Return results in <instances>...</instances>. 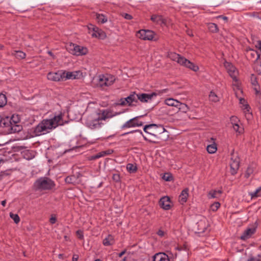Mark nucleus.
Segmentation results:
<instances>
[{
  "label": "nucleus",
  "instance_id": "nucleus-1",
  "mask_svg": "<svg viewBox=\"0 0 261 261\" xmlns=\"http://www.w3.org/2000/svg\"><path fill=\"white\" fill-rule=\"evenodd\" d=\"M62 114L55 116L50 119L43 120L34 129L33 135L34 136H39L47 134L53 129L55 128L58 125H62L64 124Z\"/></svg>",
  "mask_w": 261,
  "mask_h": 261
},
{
  "label": "nucleus",
  "instance_id": "nucleus-2",
  "mask_svg": "<svg viewBox=\"0 0 261 261\" xmlns=\"http://www.w3.org/2000/svg\"><path fill=\"white\" fill-rule=\"evenodd\" d=\"M101 119L97 112L88 116L86 121V125L91 129L97 128L100 127Z\"/></svg>",
  "mask_w": 261,
  "mask_h": 261
},
{
  "label": "nucleus",
  "instance_id": "nucleus-3",
  "mask_svg": "<svg viewBox=\"0 0 261 261\" xmlns=\"http://www.w3.org/2000/svg\"><path fill=\"white\" fill-rule=\"evenodd\" d=\"M55 186L54 182L49 178L42 177L37 180L34 183V188L36 190H49Z\"/></svg>",
  "mask_w": 261,
  "mask_h": 261
},
{
  "label": "nucleus",
  "instance_id": "nucleus-4",
  "mask_svg": "<svg viewBox=\"0 0 261 261\" xmlns=\"http://www.w3.org/2000/svg\"><path fill=\"white\" fill-rule=\"evenodd\" d=\"M224 66L227 71L229 75L233 80V83L232 85L235 86L238 89H239V84L237 79L238 71L237 70L236 68L229 62L225 61L224 63Z\"/></svg>",
  "mask_w": 261,
  "mask_h": 261
},
{
  "label": "nucleus",
  "instance_id": "nucleus-5",
  "mask_svg": "<svg viewBox=\"0 0 261 261\" xmlns=\"http://www.w3.org/2000/svg\"><path fill=\"white\" fill-rule=\"evenodd\" d=\"M115 81L113 75L110 74L100 75L97 79V86L103 88L104 87L112 85Z\"/></svg>",
  "mask_w": 261,
  "mask_h": 261
},
{
  "label": "nucleus",
  "instance_id": "nucleus-6",
  "mask_svg": "<svg viewBox=\"0 0 261 261\" xmlns=\"http://www.w3.org/2000/svg\"><path fill=\"white\" fill-rule=\"evenodd\" d=\"M67 49L69 53L75 56L85 55L88 53L87 48L73 43H70L67 46Z\"/></svg>",
  "mask_w": 261,
  "mask_h": 261
},
{
  "label": "nucleus",
  "instance_id": "nucleus-7",
  "mask_svg": "<svg viewBox=\"0 0 261 261\" xmlns=\"http://www.w3.org/2000/svg\"><path fill=\"white\" fill-rule=\"evenodd\" d=\"M87 28L89 33L91 34L92 37L99 38L102 39H105L106 37V34L97 27H95L92 24H90L87 26Z\"/></svg>",
  "mask_w": 261,
  "mask_h": 261
},
{
  "label": "nucleus",
  "instance_id": "nucleus-8",
  "mask_svg": "<svg viewBox=\"0 0 261 261\" xmlns=\"http://www.w3.org/2000/svg\"><path fill=\"white\" fill-rule=\"evenodd\" d=\"M231 157L230 162L231 173L232 175L235 174L239 167L240 160L236 153L234 152L231 154Z\"/></svg>",
  "mask_w": 261,
  "mask_h": 261
},
{
  "label": "nucleus",
  "instance_id": "nucleus-9",
  "mask_svg": "<svg viewBox=\"0 0 261 261\" xmlns=\"http://www.w3.org/2000/svg\"><path fill=\"white\" fill-rule=\"evenodd\" d=\"M101 120H105L107 119L111 118L113 117L116 116L120 114L121 112H114L111 109H106L103 110L97 111Z\"/></svg>",
  "mask_w": 261,
  "mask_h": 261
},
{
  "label": "nucleus",
  "instance_id": "nucleus-10",
  "mask_svg": "<svg viewBox=\"0 0 261 261\" xmlns=\"http://www.w3.org/2000/svg\"><path fill=\"white\" fill-rule=\"evenodd\" d=\"M137 36L142 40H153L155 35V33L150 30H141L138 32Z\"/></svg>",
  "mask_w": 261,
  "mask_h": 261
},
{
  "label": "nucleus",
  "instance_id": "nucleus-11",
  "mask_svg": "<svg viewBox=\"0 0 261 261\" xmlns=\"http://www.w3.org/2000/svg\"><path fill=\"white\" fill-rule=\"evenodd\" d=\"M64 72L62 71L49 72L47 75V78L49 81L59 82L64 80Z\"/></svg>",
  "mask_w": 261,
  "mask_h": 261
},
{
  "label": "nucleus",
  "instance_id": "nucleus-12",
  "mask_svg": "<svg viewBox=\"0 0 261 261\" xmlns=\"http://www.w3.org/2000/svg\"><path fill=\"white\" fill-rule=\"evenodd\" d=\"M63 72H64V80L69 79H80L84 76L83 73L80 70L73 72L63 71Z\"/></svg>",
  "mask_w": 261,
  "mask_h": 261
},
{
  "label": "nucleus",
  "instance_id": "nucleus-13",
  "mask_svg": "<svg viewBox=\"0 0 261 261\" xmlns=\"http://www.w3.org/2000/svg\"><path fill=\"white\" fill-rule=\"evenodd\" d=\"M256 224H254L251 227H248L240 237V239L246 240L250 238L256 231Z\"/></svg>",
  "mask_w": 261,
  "mask_h": 261
},
{
  "label": "nucleus",
  "instance_id": "nucleus-14",
  "mask_svg": "<svg viewBox=\"0 0 261 261\" xmlns=\"http://www.w3.org/2000/svg\"><path fill=\"white\" fill-rule=\"evenodd\" d=\"M139 117H135L126 122L122 126V128H129L133 127L140 126L143 123L138 120Z\"/></svg>",
  "mask_w": 261,
  "mask_h": 261
},
{
  "label": "nucleus",
  "instance_id": "nucleus-15",
  "mask_svg": "<svg viewBox=\"0 0 261 261\" xmlns=\"http://www.w3.org/2000/svg\"><path fill=\"white\" fill-rule=\"evenodd\" d=\"M150 19L153 22L161 25H166L167 23V20L166 19L163 18L162 15L158 14L152 15Z\"/></svg>",
  "mask_w": 261,
  "mask_h": 261
},
{
  "label": "nucleus",
  "instance_id": "nucleus-16",
  "mask_svg": "<svg viewBox=\"0 0 261 261\" xmlns=\"http://www.w3.org/2000/svg\"><path fill=\"white\" fill-rule=\"evenodd\" d=\"M154 96H156V94L155 93L151 94H137V101L140 100L142 102H146L148 101V100H151Z\"/></svg>",
  "mask_w": 261,
  "mask_h": 261
},
{
  "label": "nucleus",
  "instance_id": "nucleus-17",
  "mask_svg": "<svg viewBox=\"0 0 261 261\" xmlns=\"http://www.w3.org/2000/svg\"><path fill=\"white\" fill-rule=\"evenodd\" d=\"M160 204L164 210H169L171 207V201L168 196L162 197L160 201Z\"/></svg>",
  "mask_w": 261,
  "mask_h": 261
},
{
  "label": "nucleus",
  "instance_id": "nucleus-18",
  "mask_svg": "<svg viewBox=\"0 0 261 261\" xmlns=\"http://www.w3.org/2000/svg\"><path fill=\"white\" fill-rule=\"evenodd\" d=\"M168 57L173 61H176L179 64L181 65L183 63L185 58L180 56L179 55L176 54L175 53L170 52L168 54Z\"/></svg>",
  "mask_w": 261,
  "mask_h": 261
},
{
  "label": "nucleus",
  "instance_id": "nucleus-19",
  "mask_svg": "<svg viewBox=\"0 0 261 261\" xmlns=\"http://www.w3.org/2000/svg\"><path fill=\"white\" fill-rule=\"evenodd\" d=\"M11 125V119L9 117L1 118L0 119V126L6 128V131L8 133V128H10Z\"/></svg>",
  "mask_w": 261,
  "mask_h": 261
},
{
  "label": "nucleus",
  "instance_id": "nucleus-20",
  "mask_svg": "<svg viewBox=\"0 0 261 261\" xmlns=\"http://www.w3.org/2000/svg\"><path fill=\"white\" fill-rule=\"evenodd\" d=\"M153 261H170L168 256L165 253L160 252L153 256Z\"/></svg>",
  "mask_w": 261,
  "mask_h": 261
},
{
  "label": "nucleus",
  "instance_id": "nucleus-21",
  "mask_svg": "<svg viewBox=\"0 0 261 261\" xmlns=\"http://www.w3.org/2000/svg\"><path fill=\"white\" fill-rule=\"evenodd\" d=\"M183 63L181 64V65L184 66L191 70H192L194 71H197L199 70V67L198 66L194 64L193 63L191 62L189 60H187V59L185 58V59H183Z\"/></svg>",
  "mask_w": 261,
  "mask_h": 261
},
{
  "label": "nucleus",
  "instance_id": "nucleus-22",
  "mask_svg": "<svg viewBox=\"0 0 261 261\" xmlns=\"http://www.w3.org/2000/svg\"><path fill=\"white\" fill-rule=\"evenodd\" d=\"M156 128V125L154 124L146 125L144 127V131L150 135L155 136L154 133L155 131L154 129Z\"/></svg>",
  "mask_w": 261,
  "mask_h": 261
},
{
  "label": "nucleus",
  "instance_id": "nucleus-23",
  "mask_svg": "<svg viewBox=\"0 0 261 261\" xmlns=\"http://www.w3.org/2000/svg\"><path fill=\"white\" fill-rule=\"evenodd\" d=\"M188 191L189 190L187 188L182 191L179 196V201L180 203L184 204L187 201V198L189 196Z\"/></svg>",
  "mask_w": 261,
  "mask_h": 261
},
{
  "label": "nucleus",
  "instance_id": "nucleus-24",
  "mask_svg": "<svg viewBox=\"0 0 261 261\" xmlns=\"http://www.w3.org/2000/svg\"><path fill=\"white\" fill-rule=\"evenodd\" d=\"M250 80L252 85L254 86V89L255 91L256 94H260L259 86L258 84V82L257 81V79L256 76L253 74H251Z\"/></svg>",
  "mask_w": 261,
  "mask_h": 261
},
{
  "label": "nucleus",
  "instance_id": "nucleus-25",
  "mask_svg": "<svg viewBox=\"0 0 261 261\" xmlns=\"http://www.w3.org/2000/svg\"><path fill=\"white\" fill-rule=\"evenodd\" d=\"M22 127L18 124H13L11 125L10 128H8V133L12 134L19 132L21 130Z\"/></svg>",
  "mask_w": 261,
  "mask_h": 261
},
{
  "label": "nucleus",
  "instance_id": "nucleus-26",
  "mask_svg": "<svg viewBox=\"0 0 261 261\" xmlns=\"http://www.w3.org/2000/svg\"><path fill=\"white\" fill-rule=\"evenodd\" d=\"M179 102L178 100L172 98H167L164 101L165 103L167 106L176 108L178 107Z\"/></svg>",
  "mask_w": 261,
  "mask_h": 261
},
{
  "label": "nucleus",
  "instance_id": "nucleus-27",
  "mask_svg": "<svg viewBox=\"0 0 261 261\" xmlns=\"http://www.w3.org/2000/svg\"><path fill=\"white\" fill-rule=\"evenodd\" d=\"M179 112L177 113V115H180V113H183L186 114L188 111L190 110L189 107L185 103L179 102L178 103V107Z\"/></svg>",
  "mask_w": 261,
  "mask_h": 261
},
{
  "label": "nucleus",
  "instance_id": "nucleus-28",
  "mask_svg": "<svg viewBox=\"0 0 261 261\" xmlns=\"http://www.w3.org/2000/svg\"><path fill=\"white\" fill-rule=\"evenodd\" d=\"M137 94L133 93L128 96L124 98V100L126 101L129 106L131 105L133 102H137Z\"/></svg>",
  "mask_w": 261,
  "mask_h": 261
},
{
  "label": "nucleus",
  "instance_id": "nucleus-29",
  "mask_svg": "<svg viewBox=\"0 0 261 261\" xmlns=\"http://www.w3.org/2000/svg\"><path fill=\"white\" fill-rule=\"evenodd\" d=\"M114 240L113 237L111 235H109L103 240V244L105 246H110L113 244Z\"/></svg>",
  "mask_w": 261,
  "mask_h": 261
},
{
  "label": "nucleus",
  "instance_id": "nucleus-30",
  "mask_svg": "<svg viewBox=\"0 0 261 261\" xmlns=\"http://www.w3.org/2000/svg\"><path fill=\"white\" fill-rule=\"evenodd\" d=\"M222 193V191L221 190L218 191H211L209 192L208 194V197L209 198H218L220 197Z\"/></svg>",
  "mask_w": 261,
  "mask_h": 261
},
{
  "label": "nucleus",
  "instance_id": "nucleus-31",
  "mask_svg": "<svg viewBox=\"0 0 261 261\" xmlns=\"http://www.w3.org/2000/svg\"><path fill=\"white\" fill-rule=\"evenodd\" d=\"M209 31L213 33H217L219 31L217 25L214 23H209L207 24Z\"/></svg>",
  "mask_w": 261,
  "mask_h": 261
},
{
  "label": "nucleus",
  "instance_id": "nucleus-32",
  "mask_svg": "<svg viewBox=\"0 0 261 261\" xmlns=\"http://www.w3.org/2000/svg\"><path fill=\"white\" fill-rule=\"evenodd\" d=\"M251 199H254L261 196V187L257 188L255 191L249 193Z\"/></svg>",
  "mask_w": 261,
  "mask_h": 261
},
{
  "label": "nucleus",
  "instance_id": "nucleus-33",
  "mask_svg": "<svg viewBox=\"0 0 261 261\" xmlns=\"http://www.w3.org/2000/svg\"><path fill=\"white\" fill-rule=\"evenodd\" d=\"M96 19L98 22L105 23L107 21V18L106 16L103 14H96Z\"/></svg>",
  "mask_w": 261,
  "mask_h": 261
},
{
  "label": "nucleus",
  "instance_id": "nucleus-34",
  "mask_svg": "<svg viewBox=\"0 0 261 261\" xmlns=\"http://www.w3.org/2000/svg\"><path fill=\"white\" fill-rule=\"evenodd\" d=\"M217 146L215 143L209 145L207 146V151L210 153H214L217 151Z\"/></svg>",
  "mask_w": 261,
  "mask_h": 261
},
{
  "label": "nucleus",
  "instance_id": "nucleus-35",
  "mask_svg": "<svg viewBox=\"0 0 261 261\" xmlns=\"http://www.w3.org/2000/svg\"><path fill=\"white\" fill-rule=\"evenodd\" d=\"M13 54L15 56L16 58L19 59H24L26 56L24 53L20 50L15 51Z\"/></svg>",
  "mask_w": 261,
  "mask_h": 261
},
{
  "label": "nucleus",
  "instance_id": "nucleus-36",
  "mask_svg": "<svg viewBox=\"0 0 261 261\" xmlns=\"http://www.w3.org/2000/svg\"><path fill=\"white\" fill-rule=\"evenodd\" d=\"M209 98H210V100L213 102H216L219 100V97L213 91H211L210 92V94L209 95Z\"/></svg>",
  "mask_w": 261,
  "mask_h": 261
},
{
  "label": "nucleus",
  "instance_id": "nucleus-37",
  "mask_svg": "<svg viewBox=\"0 0 261 261\" xmlns=\"http://www.w3.org/2000/svg\"><path fill=\"white\" fill-rule=\"evenodd\" d=\"M232 127L234 131H235L236 133H238L239 134H240L243 133V128L239 125V124H235L233 126H232Z\"/></svg>",
  "mask_w": 261,
  "mask_h": 261
},
{
  "label": "nucleus",
  "instance_id": "nucleus-38",
  "mask_svg": "<svg viewBox=\"0 0 261 261\" xmlns=\"http://www.w3.org/2000/svg\"><path fill=\"white\" fill-rule=\"evenodd\" d=\"M65 180L66 183L74 184L76 182V177L75 176H69L65 178Z\"/></svg>",
  "mask_w": 261,
  "mask_h": 261
},
{
  "label": "nucleus",
  "instance_id": "nucleus-39",
  "mask_svg": "<svg viewBox=\"0 0 261 261\" xmlns=\"http://www.w3.org/2000/svg\"><path fill=\"white\" fill-rule=\"evenodd\" d=\"M7 103V98L5 95L0 94V107H3Z\"/></svg>",
  "mask_w": 261,
  "mask_h": 261
},
{
  "label": "nucleus",
  "instance_id": "nucleus-40",
  "mask_svg": "<svg viewBox=\"0 0 261 261\" xmlns=\"http://www.w3.org/2000/svg\"><path fill=\"white\" fill-rule=\"evenodd\" d=\"M127 170L131 173H134L137 170V167L136 165L132 164H128L126 166Z\"/></svg>",
  "mask_w": 261,
  "mask_h": 261
},
{
  "label": "nucleus",
  "instance_id": "nucleus-41",
  "mask_svg": "<svg viewBox=\"0 0 261 261\" xmlns=\"http://www.w3.org/2000/svg\"><path fill=\"white\" fill-rule=\"evenodd\" d=\"M11 119V122L12 124H18L20 121V119L17 115H12L11 117H10Z\"/></svg>",
  "mask_w": 261,
  "mask_h": 261
},
{
  "label": "nucleus",
  "instance_id": "nucleus-42",
  "mask_svg": "<svg viewBox=\"0 0 261 261\" xmlns=\"http://www.w3.org/2000/svg\"><path fill=\"white\" fill-rule=\"evenodd\" d=\"M162 178L164 180L166 181H171L172 180L173 178L171 174L169 173H165L162 176Z\"/></svg>",
  "mask_w": 261,
  "mask_h": 261
},
{
  "label": "nucleus",
  "instance_id": "nucleus-43",
  "mask_svg": "<svg viewBox=\"0 0 261 261\" xmlns=\"http://www.w3.org/2000/svg\"><path fill=\"white\" fill-rule=\"evenodd\" d=\"M10 216L14 220L15 223L17 224L20 221V219L18 215L10 213Z\"/></svg>",
  "mask_w": 261,
  "mask_h": 261
},
{
  "label": "nucleus",
  "instance_id": "nucleus-44",
  "mask_svg": "<svg viewBox=\"0 0 261 261\" xmlns=\"http://www.w3.org/2000/svg\"><path fill=\"white\" fill-rule=\"evenodd\" d=\"M247 54L248 55H250L252 57L255 58L256 59H257L259 57V54L256 51L252 49L248 50L247 51Z\"/></svg>",
  "mask_w": 261,
  "mask_h": 261
},
{
  "label": "nucleus",
  "instance_id": "nucleus-45",
  "mask_svg": "<svg viewBox=\"0 0 261 261\" xmlns=\"http://www.w3.org/2000/svg\"><path fill=\"white\" fill-rule=\"evenodd\" d=\"M107 152L106 151H101L100 152L98 153L95 155H93L91 157L92 159L95 160L96 159H98L99 158L104 156L105 155H106Z\"/></svg>",
  "mask_w": 261,
  "mask_h": 261
},
{
  "label": "nucleus",
  "instance_id": "nucleus-46",
  "mask_svg": "<svg viewBox=\"0 0 261 261\" xmlns=\"http://www.w3.org/2000/svg\"><path fill=\"white\" fill-rule=\"evenodd\" d=\"M220 206V204L218 202H215L212 204L211 206V209L212 211L215 212L216 211Z\"/></svg>",
  "mask_w": 261,
  "mask_h": 261
},
{
  "label": "nucleus",
  "instance_id": "nucleus-47",
  "mask_svg": "<svg viewBox=\"0 0 261 261\" xmlns=\"http://www.w3.org/2000/svg\"><path fill=\"white\" fill-rule=\"evenodd\" d=\"M230 122L231 123L232 126L239 124V120L238 118L237 117L235 116H232L230 118Z\"/></svg>",
  "mask_w": 261,
  "mask_h": 261
},
{
  "label": "nucleus",
  "instance_id": "nucleus-48",
  "mask_svg": "<svg viewBox=\"0 0 261 261\" xmlns=\"http://www.w3.org/2000/svg\"><path fill=\"white\" fill-rule=\"evenodd\" d=\"M253 169L251 167H248L246 170L245 176L246 178H248L250 175L253 173Z\"/></svg>",
  "mask_w": 261,
  "mask_h": 261
},
{
  "label": "nucleus",
  "instance_id": "nucleus-49",
  "mask_svg": "<svg viewBox=\"0 0 261 261\" xmlns=\"http://www.w3.org/2000/svg\"><path fill=\"white\" fill-rule=\"evenodd\" d=\"M76 235L77 236V237L80 239H82L83 238V231L80 230H79L76 231Z\"/></svg>",
  "mask_w": 261,
  "mask_h": 261
},
{
  "label": "nucleus",
  "instance_id": "nucleus-50",
  "mask_svg": "<svg viewBox=\"0 0 261 261\" xmlns=\"http://www.w3.org/2000/svg\"><path fill=\"white\" fill-rule=\"evenodd\" d=\"M113 179L117 182V181H119V179H120V176H119V175L118 174H113Z\"/></svg>",
  "mask_w": 261,
  "mask_h": 261
},
{
  "label": "nucleus",
  "instance_id": "nucleus-51",
  "mask_svg": "<svg viewBox=\"0 0 261 261\" xmlns=\"http://www.w3.org/2000/svg\"><path fill=\"white\" fill-rule=\"evenodd\" d=\"M57 221V219L55 216L52 215L51 218L49 219V222L51 224H54L56 223Z\"/></svg>",
  "mask_w": 261,
  "mask_h": 261
},
{
  "label": "nucleus",
  "instance_id": "nucleus-52",
  "mask_svg": "<svg viewBox=\"0 0 261 261\" xmlns=\"http://www.w3.org/2000/svg\"><path fill=\"white\" fill-rule=\"evenodd\" d=\"M123 16H124V17L125 19H128V20L131 19H132V18H133V17H132V16L130 15H129V14H127V13H125V14H124L123 15Z\"/></svg>",
  "mask_w": 261,
  "mask_h": 261
},
{
  "label": "nucleus",
  "instance_id": "nucleus-53",
  "mask_svg": "<svg viewBox=\"0 0 261 261\" xmlns=\"http://www.w3.org/2000/svg\"><path fill=\"white\" fill-rule=\"evenodd\" d=\"M120 102L119 103L121 106H124L126 104H128L126 101L124 100V98H122L120 100Z\"/></svg>",
  "mask_w": 261,
  "mask_h": 261
},
{
  "label": "nucleus",
  "instance_id": "nucleus-54",
  "mask_svg": "<svg viewBox=\"0 0 261 261\" xmlns=\"http://www.w3.org/2000/svg\"><path fill=\"white\" fill-rule=\"evenodd\" d=\"M157 234H158L159 236H160V237H163V236H164L165 232H164V231H163L162 230L160 229V230L158 231Z\"/></svg>",
  "mask_w": 261,
  "mask_h": 261
},
{
  "label": "nucleus",
  "instance_id": "nucleus-55",
  "mask_svg": "<svg viewBox=\"0 0 261 261\" xmlns=\"http://www.w3.org/2000/svg\"><path fill=\"white\" fill-rule=\"evenodd\" d=\"M249 109H250V108L248 105H244L243 109L245 111V112H247L249 113Z\"/></svg>",
  "mask_w": 261,
  "mask_h": 261
},
{
  "label": "nucleus",
  "instance_id": "nucleus-56",
  "mask_svg": "<svg viewBox=\"0 0 261 261\" xmlns=\"http://www.w3.org/2000/svg\"><path fill=\"white\" fill-rule=\"evenodd\" d=\"M188 117L189 119H195V118H196V115H193V114H190L188 116Z\"/></svg>",
  "mask_w": 261,
  "mask_h": 261
},
{
  "label": "nucleus",
  "instance_id": "nucleus-57",
  "mask_svg": "<svg viewBox=\"0 0 261 261\" xmlns=\"http://www.w3.org/2000/svg\"><path fill=\"white\" fill-rule=\"evenodd\" d=\"M248 261H260V260L257 258L251 257L248 259Z\"/></svg>",
  "mask_w": 261,
  "mask_h": 261
},
{
  "label": "nucleus",
  "instance_id": "nucleus-58",
  "mask_svg": "<svg viewBox=\"0 0 261 261\" xmlns=\"http://www.w3.org/2000/svg\"><path fill=\"white\" fill-rule=\"evenodd\" d=\"M78 259V256L77 255H74L72 257V260L73 261H77Z\"/></svg>",
  "mask_w": 261,
  "mask_h": 261
},
{
  "label": "nucleus",
  "instance_id": "nucleus-59",
  "mask_svg": "<svg viewBox=\"0 0 261 261\" xmlns=\"http://www.w3.org/2000/svg\"><path fill=\"white\" fill-rule=\"evenodd\" d=\"M187 34L190 36H193V34L191 33V31L190 30L187 31Z\"/></svg>",
  "mask_w": 261,
  "mask_h": 261
},
{
  "label": "nucleus",
  "instance_id": "nucleus-60",
  "mask_svg": "<svg viewBox=\"0 0 261 261\" xmlns=\"http://www.w3.org/2000/svg\"><path fill=\"white\" fill-rule=\"evenodd\" d=\"M1 203H2V205L3 206H5V205H6V200H5L2 201V202H1Z\"/></svg>",
  "mask_w": 261,
  "mask_h": 261
},
{
  "label": "nucleus",
  "instance_id": "nucleus-61",
  "mask_svg": "<svg viewBox=\"0 0 261 261\" xmlns=\"http://www.w3.org/2000/svg\"><path fill=\"white\" fill-rule=\"evenodd\" d=\"M219 17L222 18V19H224V20H227V17H226V16H219Z\"/></svg>",
  "mask_w": 261,
  "mask_h": 261
},
{
  "label": "nucleus",
  "instance_id": "nucleus-62",
  "mask_svg": "<svg viewBox=\"0 0 261 261\" xmlns=\"http://www.w3.org/2000/svg\"><path fill=\"white\" fill-rule=\"evenodd\" d=\"M125 253V251H122L119 254V257H121Z\"/></svg>",
  "mask_w": 261,
  "mask_h": 261
},
{
  "label": "nucleus",
  "instance_id": "nucleus-63",
  "mask_svg": "<svg viewBox=\"0 0 261 261\" xmlns=\"http://www.w3.org/2000/svg\"><path fill=\"white\" fill-rule=\"evenodd\" d=\"M240 100L241 103H242L243 102L245 101V100L244 99H240Z\"/></svg>",
  "mask_w": 261,
  "mask_h": 261
},
{
  "label": "nucleus",
  "instance_id": "nucleus-64",
  "mask_svg": "<svg viewBox=\"0 0 261 261\" xmlns=\"http://www.w3.org/2000/svg\"><path fill=\"white\" fill-rule=\"evenodd\" d=\"M48 54H49V55H50V56H53V54H52V53H51V51H48Z\"/></svg>",
  "mask_w": 261,
  "mask_h": 261
}]
</instances>
